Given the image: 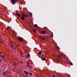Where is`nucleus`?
Listing matches in <instances>:
<instances>
[{"mask_svg": "<svg viewBox=\"0 0 77 77\" xmlns=\"http://www.w3.org/2000/svg\"><path fill=\"white\" fill-rule=\"evenodd\" d=\"M7 29H9V27H7Z\"/></svg>", "mask_w": 77, "mask_h": 77, "instance_id": "a878e982", "label": "nucleus"}, {"mask_svg": "<svg viewBox=\"0 0 77 77\" xmlns=\"http://www.w3.org/2000/svg\"><path fill=\"white\" fill-rule=\"evenodd\" d=\"M16 14L17 15V16L19 17L20 18H21V16H20V14H18V13L16 12Z\"/></svg>", "mask_w": 77, "mask_h": 77, "instance_id": "0eeeda50", "label": "nucleus"}, {"mask_svg": "<svg viewBox=\"0 0 77 77\" xmlns=\"http://www.w3.org/2000/svg\"><path fill=\"white\" fill-rule=\"evenodd\" d=\"M41 54H42V52L41 51H40L38 53V54L40 55Z\"/></svg>", "mask_w": 77, "mask_h": 77, "instance_id": "9d476101", "label": "nucleus"}, {"mask_svg": "<svg viewBox=\"0 0 77 77\" xmlns=\"http://www.w3.org/2000/svg\"><path fill=\"white\" fill-rule=\"evenodd\" d=\"M29 15H30V16L32 17V13H30Z\"/></svg>", "mask_w": 77, "mask_h": 77, "instance_id": "f8f14e48", "label": "nucleus"}, {"mask_svg": "<svg viewBox=\"0 0 77 77\" xmlns=\"http://www.w3.org/2000/svg\"><path fill=\"white\" fill-rule=\"evenodd\" d=\"M24 72L26 74V75H29V72L26 71L25 70L24 71Z\"/></svg>", "mask_w": 77, "mask_h": 77, "instance_id": "39448f33", "label": "nucleus"}, {"mask_svg": "<svg viewBox=\"0 0 77 77\" xmlns=\"http://www.w3.org/2000/svg\"><path fill=\"white\" fill-rule=\"evenodd\" d=\"M70 64L71 65H73V64H72V62H70Z\"/></svg>", "mask_w": 77, "mask_h": 77, "instance_id": "f3484780", "label": "nucleus"}, {"mask_svg": "<svg viewBox=\"0 0 77 77\" xmlns=\"http://www.w3.org/2000/svg\"><path fill=\"white\" fill-rule=\"evenodd\" d=\"M35 70H36V69H34V71H35Z\"/></svg>", "mask_w": 77, "mask_h": 77, "instance_id": "f704fd0d", "label": "nucleus"}, {"mask_svg": "<svg viewBox=\"0 0 77 77\" xmlns=\"http://www.w3.org/2000/svg\"><path fill=\"white\" fill-rule=\"evenodd\" d=\"M11 1L12 3H14V4H15V2H17V1H18V0H11Z\"/></svg>", "mask_w": 77, "mask_h": 77, "instance_id": "7ed1b4c3", "label": "nucleus"}, {"mask_svg": "<svg viewBox=\"0 0 77 77\" xmlns=\"http://www.w3.org/2000/svg\"><path fill=\"white\" fill-rule=\"evenodd\" d=\"M39 38H40V39H42V40H44V38H42L41 36H39Z\"/></svg>", "mask_w": 77, "mask_h": 77, "instance_id": "6e6552de", "label": "nucleus"}, {"mask_svg": "<svg viewBox=\"0 0 77 77\" xmlns=\"http://www.w3.org/2000/svg\"><path fill=\"white\" fill-rule=\"evenodd\" d=\"M29 69H31V68H30V67H29Z\"/></svg>", "mask_w": 77, "mask_h": 77, "instance_id": "473e14b6", "label": "nucleus"}, {"mask_svg": "<svg viewBox=\"0 0 77 77\" xmlns=\"http://www.w3.org/2000/svg\"><path fill=\"white\" fill-rule=\"evenodd\" d=\"M0 54H2V53H0Z\"/></svg>", "mask_w": 77, "mask_h": 77, "instance_id": "e433bc0d", "label": "nucleus"}, {"mask_svg": "<svg viewBox=\"0 0 77 77\" xmlns=\"http://www.w3.org/2000/svg\"><path fill=\"white\" fill-rule=\"evenodd\" d=\"M15 50H16V48H15Z\"/></svg>", "mask_w": 77, "mask_h": 77, "instance_id": "4c0bfd02", "label": "nucleus"}, {"mask_svg": "<svg viewBox=\"0 0 77 77\" xmlns=\"http://www.w3.org/2000/svg\"><path fill=\"white\" fill-rule=\"evenodd\" d=\"M41 33L42 34H45L46 33V31L44 30H43L41 32Z\"/></svg>", "mask_w": 77, "mask_h": 77, "instance_id": "20e7f679", "label": "nucleus"}, {"mask_svg": "<svg viewBox=\"0 0 77 77\" xmlns=\"http://www.w3.org/2000/svg\"><path fill=\"white\" fill-rule=\"evenodd\" d=\"M57 48H58V49H60V48H59V46H57Z\"/></svg>", "mask_w": 77, "mask_h": 77, "instance_id": "6ab92c4d", "label": "nucleus"}, {"mask_svg": "<svg viewBox=\"0 0 77 77\" xmlns=\"http://www.w3.org/2000/svg\"><path fill=\"white\" fill-rule=\"evenodd\" d=\"M0 44H2V42L1 41H0Z\"/></svg>", "mask_w": 77, "mask_h": 77, "instance_id": "c756f323", "label": "nucleus"}, {"mask_svg": "<svg viewBox=\"0 0 77 77\" xmlns=\"http://www.w3.org/2000/svg\"><path fill=\"white\" fill-rule=\"evenodd\" d=\"M19 8H20V7H19Z\"/></svg>", "mask_w": 77, "mask_h": 77, "instance_id": "ea45409f", "label": "nucleus"}, {"mask_svg": "<svg viewBox=\"0 0 77 77\" xmlns=\"http://www.w3.org/2000/svg\"><path fill=\"white\" fill-rule=\"evenodd\" d=\"M32 31L34 32V33L36 32V31L35 30V29H33Z\"/></svg>", "mask_w": 77, "mask_h": 77, "instance_id": "dca6fc26", "label": "nucleus"}, {"mask_svg": "<svg viewBox=\"0 0 77 77\" xmlns=\"http://www.w3.org/2000/svg\"><path fill=\"white\" fill-rule=\"evenodd\" d=\"M29 75H31V76H32V73H31V72H29Z\"/></svg>", "mask_w": 77, "mask_h": 77, "instance_id": "4468645a", "label": "nucleus"}, {"mask_svg": "<svg viewBox=\"0 0 77 77\" xmlns=\"http://www.w3.org/2000/svg\"><path fill=\"white\" fill-rule=\"evenodd\" d=\"M21 3H23V2H22Z\"/></svg>", "mask_w": 77, "mask_h": 77, "instance_id": "79ce46f5", "label": "nucleus"}, {"mask_svg": "<svg viewBox=\"0 0 77 77\" xmlns=\"http://www.w3.org/2000/svg\"><path fill=\"white\" fill-rule=\"evenodd\" d=\"M34 26H35V27H38V25H37V24H35L34 25Z\"/></svg>", "mask_w": 77, "mask_h": 77, "instance_id": "2eb2a0df", "label": "nucleus"}, {"mask_svg": "<svg viewBox=\"0 0 77 77\" xmlns=\"http://www.w3.org/2000/svg\"><path fill=\"white\" fill-rule=\"evenodd\" d=\"M2 57H3V58H5V57H4V56H3Z\"/></svg>", "mask_w": 77, "mask_h": 77, "instance_id": "c85d7f7f", "label": "nucleus"}, {"mask_svg": "<svg viewBox=\"0 0 77 77\" xmlns=\"http://www.w3.org/2000/svg\"><path fill=\"white\" fill-rule=\"evenodd\" d=\"M29 53H28V54H29Z\"/></svg>", "mask_w": 77, "mask_h": 77, "instance_id": "58836bf2", "label": "nucleus"}, {"mask_svg": "<svg viewBox=\"0 0 77 77\" xmlns=\"http://www.w3.org/2000/svg\"><path fill=\"white\" fill-rule=\"evenodd\" d=\"M17 38V39L19 40L21 42H23V38L21 37H18Z\"/></svg>", "mask_w": 77, "mask_h": 77, "instance_id": "f03ea898", "label": "nucleus"}, {"mask_svg": "<svg viewBox=\"0 0 77 77\" xmlns=\"http://www.w3.org/2000/svg\"><path fill=\"white\" fill-rule=\"evenodd\" d=\"M27 65H26V66H29V67H30V65H29V63L28 62H27Z\"/></svg>", "mask_w": 77, "mask_h": 77, "instance_id": "1a4fd4ad", "label": "nucleus"}, {"mask_svg": "<svg viewBox=\"0 0 77 77\" xmlns=\"http://www.w3.org/2000/svg\"><path fill=\"white\" fill-rule=\"evenodd\" d=\"M37 77H39V75H36Z\"/></svg>", "mask_w": 77, "mask_h": 77, "instance_id": "5701e85b", "label": "nucleus"}, {"mask_svg": "<svg viewBox=\"0 0 77 77\" xmlns=\"http://www.w3.org/2000/svg\"><path fill=\"white\" fill-rule=\"evenodd\" d=\"M11 44V46H12V48H14V46H13L14 45H12V43Z\"/></svg>", "mask_w": 77, "mask_h": 77, "instance_id": "a211bd4d", "label": "nucleus"}, {"mask_svg": "<svg viewBox=\"0 0 77 77\" xmlns=\"http://www.w3.org/2000/svg\"><path fill=\"white\" fill-rule=\"evenodd\" d=\"M22 54H23V53H21V55H22Z\"/></svg>", "mask_w": 77, "mask_h": 77, "instance_id": "72a5a7b5", "label": "nucleus"}, {"mask_svg": "<svg viewBox=\"0 0 77 77\" xmlns=\"http://www.w3.org/2000/svg\"><path fill=\"white\" fill-rule=\"evenodd\" d=\"M28 57H30V54H28Z\"/></svg>", "mask_w": 77, "mask_h": 77, "instance_id": "4be33fe9", "label": "nucleus"}, {"mask_svg": "<svg viewBox=\"0 0 77 77\" xmlns=\"http://www.w3.org/2000/svg\"><path fill=\"white\" fill-rule=\"evenodd\" d=\"M0 56H1V57H2V55H0Z\"/></svg>", "mask_w": 77, "mask_h": 77, "instance_id": "cd10ccee", "label": "nucleus"}, {"mask_svg": "<svg viewBox=\"0 0 77 77\" xmlns=\"http://www.w3.org/2000/svg\"><path fill=\"white\" fill-rule=\"evenodd\" d=\"M2 74L3 75H4L5 76H6V72H3L2 73Z\"/></svg>", "mask_w": 77, "mask_h": 77, "instance_id": "423d86ee", "label": "nucleus"}, {"mask_svg": "<svg viewBox=\"0 0 77 77\" xmlns=\"http://www.w3.org/2000/svg\"><path fill=\"white\" fill-rule=\"evenodd\" d=\"M52 76L53 77H55V76L54 75H52Z\"/></svg>", "mask_w": 77, "mask_h": 77, "instance_id": "bb28decb", "label": "nucleus"}, {"mask_svg": "<svg viewBox=\"0 0 77 77\" xmlns=\"http://www.w3.org/2000/svg\"><path fill=\"white\" fill-rule=\"evenodd\" d=\"M20 62H21V63L22 64H23V62H22V61H21V60L20 61Z\"/></svg>", "mask_w": 77, "mask_h": 77, "instance_id": "b1692460", "label": "nucleus"}, {"mask_svg": "<svg viewBox=\"0 0 77 77\" xmlns=\"http://www.w3.org/2000/svg\"><path fill=\"white\" fill-rule=\"evenodd\" d=\"M0 62H2V60H1V59L0 58Z\"/></svg>", "mask_w": 77, "mask_h": 77, "instance_id": "393cba45", "label": "nucleus"}, {"mask_svg": "<svg viewBox=\"0 0 77 77\" xmlns=\"http://www.w3.org/2000/svg\"><path fill=\"white\" fill-rule=\"evenodd\" d=\"M58 57H59V58H60L61 57V56H60V55H58Z\"/></svg>", "mask_w": 77, "mask_h": 77, "instance_id": "ddd939ff", "label": "nucleus"}, {"mask_svg": "<svg viewBox=\"0 0 77 77\" xmlns=\"http://www.w3.org/2000/svg\"><path fill=\"white\" fill-rule=\"evenodd\" d=\"M21 53H22V51H21Z\"/></svg>", "mask_w": 77, "mask_h": 77, "instance_id": "a19ab883", "label": "nucleus"}, {"mask_svg": "<svg viewBox=\"0 0 77 77\" xmlns=\"http://www.w3.org/2000/svg\"><path fill=\"white\" fill-rule=\"evenodd\" d=\"M15 66H17V65L14 64Z\"/></svg>", "mask_w": 77, "mask_h": 77, "instance_id": "c9c22d12", "label": "nucleus"}, {"mask_svg": "<svg viewBox=\"0 0 77 77\" xmlns=\"http://www.w3.org/2000/svg\"><path fill=\"white\" fill-rule=\"evenodd\" d=\"M27 17L28 16L27 15H25L24 14H22V16L21 17V18L22 20H24L25 19V18L24 17Z\"/></svg>", "mask_w": 77, "mask_h": 77, "instance_id": "f257e3e1", "label": "nucleus"}, {"mask_svg": "<svg viewBox=\"0 0 77 77\" xmlns=\"http://www.w3.org/2000/svg\"><path fill=\"white\" fill-rule=\"evenodd\" d=\"M32 21H33V20H32Z\"/></svg>", "mask_w": 77, "mask_h": 77, "instance_id": "37998d69", "label": "nucleus"}, {"mask_svg": "<svg viewBox=\"0 0 77 77\" xmlns=\"http://www.w3.org/2000/svg\"><path fill=\"white\" fill-rule=\"evenodd\" d=\"M51 37H53V35H52L51 34Z\"/></svg>", "mask_w": 77, "mask_h": 77, "instance_id": "aec40b11", "label": "nucleus"}, {"mask_svg": "<svg viewBox=\"0 0 77 77\" xmlns=\"http://www.w3.org/2000/svg\"><path fill=\"white\" fill-rule=\"evenodd\" d=\"M17 46H18V47H19V46H20V45H17Z\"/></svg>", "mask_w": 77, "mask_h": 77, "instance_id": "2f4dec72", "label": "nucleus"}, {"mask_svg": "<svg viewBox=\"0 0 77 77\" xmlns=\"http://www.w3.org/2000/svg\"><path fill=\"white\" fill-rule=\"evenodd\" d=\"M42 60H45V57L44 58H42Z\"/></svg>", "mask_w": 77, "mask_h": 77, "instance_id": "9b49d317", "label": "nucleus"}, {"mask_svg": "<svg viewBox=\"0 0 77 77\" xmlns=\"http://www.w3.org/2000/svg\"><path fill=\"white\" fill-rule=\"evenodd\" d=\"M13 32H14V33H15V32L14 31H13Z\"/></svg>", "mask_w": 77, "mask_h": 77, "instance_id": "7c9ffc66", "label": "nucleus"}, {"mask_svg": "<svg viewBox=\"0 0 77 77\" xmlns=\"http://www.w3.org/2000/svg\"><path fill=\"white\" fill-rule=\"evenodd\" d=\"M23 76H24V77H29V76H26L23 74Z\"/></svg>", "mask_w": 77, "mask_h": 77, "instance_id": "412c9836", "label": "nucleus"}]
</instances>
